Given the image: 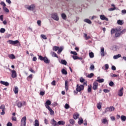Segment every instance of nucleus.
Segmentation results:
<instances>
[{
	"label": "nucleus",
	"mask_w": 126,
	"mask_h": 126,
	"mask_svg": "<svg viewBox=\"0 0 126 126\" xmlns=\"http://www.w3.org/2000/svg\"><path fill=\"white\" fill-rule=\"evenodd\" d=\"M126 32V30L124 29L122 31L121 28H117V29H112L111 30V34L113 35L115 33V37H119Z\"/></svg>",
	"instance_id": "1"
},
{
	"label": "nucleus",
	"mask_w": 126,
	"mask_h": 126,
	"mask_svg": "<svg viewBox=\"0 0 126 126\" xmlns=\"http://www.w3.org/2000/svg\"><path fill=\"white\" fill-rule=\"evenodd\" d=\"M36 6L34 4H32V5H25V8L29 10V11H34L35 9Z\"/></svg>",
	"instance_id": "2"
},
{
	"label": "nucleus",
	"mask_w": 126,
	"mask_h": 126,
	"mask_svg": "<svg viewBox=\"0 0 126 126\" xmlns=\"http://www.w3.org/2000/svg\"><path fill=\"white\" fill-rule=\"evenodd\" d=\"M38 59H39L41 61H44V62L45 63H50V61L49 60V59L47 57H43L41 56H38Z\"/></svg>",
	"instance_id": "3"
},
{
	"label": "nucleus",
	"mask_w": 126,
	"mask_h": 126,
	"mask_svg": "<svg viewBox=\"0 0 126 126\" xmlns=\"http://www.w3.org/2000/svg\"><path fill=\"white\" fill-rule=\"evenodd\" d=\"M0 4L2 6V8L5 12H6V13L9 12V9H7V8H6V5L5 3H4V2H3V1H1V2H0Z\"/></svg>",
	"instance_id": "4"
},
{
	"label": "nucleus",
	"mask_w": 126,
	"mask_h": 126,
	"mask_svg": "<svg viewBox=\"0 0 126 126\" xmlns=\"http://www.w3.org/2000/svg\"><path fill=\"white\" fill-rule=\"evenodd\" d=\"M51 18L57 21H59V17L57 14V13H53L52 14H51Z\"/></svg>",
	"instance_id": "5"
},
{
	"label": "nucleus",
	"mask_w": 126,
	"mask_h": 126,
	"mask_svg": "<svg viewBox=\"0 0 126 126\" xmlns=\"http://www.w3.org/2000/svg\"><path fill=\"white\" fill-rule=\"evenodd\" d=\"M85 86L83 85H81L79 86V85L77 84L76 86V91L78 92H80L82 91H83L84 90Z\"/></svg>",
	"instance_id": "6"
},
{
	"label": "nucleus",
	"mask_w": 126,
	"mask_h": 126,
	"mask_svg": "<svg viewBox=\"0 0 126 126\" xmlns=\"http://www.w3.org/2000/svg\"><path fill=\"white\" fill-rule=\"evenodd\" d=\"M21 126H26L27 124V118L26 117H24L22 118L21 120Z\"/></svg>",
	"instance_id": "7"
},
{
	"label": "nucleus",
	"mask_w": 126,
	"mask_h": 126,
	"mask_svg": "<svg viewBox=\"0 0 126 126\" xmlns=\"http://www.w3.org/2000/svg\"><path fill=\"white\" fill-rule=\"evenodd\" d=\"M0 109L1 110L2 112L0 113L1 115H4L5 114V106L4 105L2 104L0 106Z\"/></svg>",
	"instance_id": "8"
},
{
	"label": "nucleus",
	"mask_w": 126,
	"mask_h": 126,
	"mask_svg": "<svg viewBox=\"0 0 126 126\" xmlns=\"http://www.w3.org/2000/svg\"><path fill=\"white\" fill-rule=\"evenodd\" d=\"M115 111V107H113V106H111L110 107H107L105 109V113L108 112H112Z\"/></svg>",
	"instance_id": "9"
},
{
	"label": "nucleus",
	"mask_w": 126,
	"mask_h": 126,
	"mask_svg": "<svg viewBox=\"0 0 126 126\" xmlns=\"http://www.w3.org/2000/svg\"><path fill=\"white\" fill-rule=\"evenodd\" d=\"M52 102L49 100H48L47 101H46V102L44 103L45 104V106L47 109H48L49 108H50V105H51Z\"/></svg>",
	"instance_id": "10"
},
{
	"label": "nucleus",
	"mask_w": 126,
	"mask_h": 126,
	"mask_svg": "<svg viewBox=\"0 0 126 126\" xmlns=\"http://www.w3.org/2000/svg\"><path fill=\"white\" fill-rule=\"evenodd\" d=\"M7 42H8L9 44L13 45H15L19 43V41L18 40H15V41L9 40L7 41Z\"/></svg>",
	"instance_id": "11"
},
{
	"label": "nucleus",
	"mask_w": 126,
	"mask_h": 126,
	"mask_svg": "<svg viewBox=\"0 0 126 126\" xmlns=\"http://www.w3.org/2000/svg\"><path fill=\"white\" fill-rule=\"evenodd\" d=\"M98 83L97 82H94L93 89L94 90H96L98 89Z\"/></svg>",
	"instance_id": "12"
},
{
	"label": "nucleus",
	"mask_w": 126,
	"mask_h": 126,
	"mask_svg": "<svg viewBox=\"0 0 126 126\" xmlns=\"http://www.w3.org/2000/svg\"><path fill=\"white\" fill-rule=\"evenodd\" d=\"M80 82L82 83H83V85L85 86H87V81H86V80L84 79L83 77L80 78Z\"/></svg>",
	"instance_id": "13"
},
{
	"label": "nucleus",
	"mask_w": 126,
	"mask_h": 126,
	"mask_svg": "<svg viewBox=\"0 0 126 126\" xmlns=\"http://www.w3.org/2000/svg\"><path fill=\"white\" fill-rule=\"evenodd\" d=\"M25 103L26 102H19L18 103H17V106L19 107V108H21L22 107V106H24L25 105Z\"/></svg>",
	"instance_id": "14"
},
{
	"label": "nucleus",
	"mask_w": 126,
	"mask_h": 126,
	"mask_svg": "<svg viewBox=\"0 0 126 126\" xmlns=\"http://www.w3.org/2000/svg\"><path fill=\"white\" fill-rule=\"evenodd\" d=\"M124 88H122L118 92V95L119 96H122L124 95Z\"/></svg>",
	"instance_id": "15"
},
{
	"label": "nucleus",
	"mask_w": 126,
	"mask_h": 126,
	"mask_svg": "<svg viewBox=\"0 0 126 126\" xmlns=\"http://www.w3.org/2000/svg\"><path fill=\"white\" fill-rule=\"evenodd\" d=\"M100 18L101 20H105L106 21H108L109 20V19H108V18H106L104 15H100Z\"/></svg>",
	"instance_id": "16"
},
{
	"label": "nucleus",
	"mask_w": 126,
	"mask_h": 126,
	"mask_svg": "<svg viewBox=\"0 0 126 126\" xmlns=\"http://www.w3.org/2000/svg\"><path fill=\"white\" fill-rule=\"evenodd\" d=\"M12 74H11V77L13 78H15L17 77V72L15 70H12L11 71Z\"/></svg>",
	"instance_id": "17"
},
{
	"label": "nucleus",
	"mask_w": 126,
	"mask_h": 126,
	"mask_svg": "<svg viewBox=\"0 0 126 126\" xmlns=\"http://www.w3.org/2000/svg\"><path fill=\"white\" fill-rule=\"evenodd\" d=\"M101 122L104 124H108V123H109V121L108 120V119H107V118H105V119H103L101 120Z\"/></svg>",
	"instance_id": "18"
},
{
	"label": "nucleus",
	"mask_w": 126,
	"mask_h": 126,
	"mask_svg": "<svg viewBox=\"0 0 126 126\" xmlns=\"http://www.w3.org/2000/svg\"><path fill=\"white\" fill-rule=\"evenodd\" d=\"M0 83L3 85H4L5 86H9V83H8L7 82H4L2 81H0Z\"/></svg>",
	"instance_id": "19"
},
{
	"label": "nucleus",
	"mask_w": 126,
	"mask_h": 126,
	"mask_svg": "<svg viewBox=\"0 0 126 126\" xmlns=\"http://www.w3.org/2000/svg\"><path fill=\"white\" fill-rule=\"evenodd\" d=\"M100 54L102 57L105 56V49L104 48H101L100 50Z\"/></svg>",
	"instance_id": "20"
},
{
	"label": "nucleus",
	"mask_w": 126,
	"mask_h": 126,
	"mask_svg": "<svg viewBox=\"0 0 126 126\" xmlns=\"http://www.w3.org/2000/svg\"><path fill=\"white\" fill-rule=\"evenodd\" d=\"M65 89L66 91L68 90V82L67 80L65 81Z\"/></svg>",
	"instance_id": "21"
},
{
	"label": "nucleus",
	"mask_w": 126,
	"mask_h": 126,
	"mask_svg": "<svg viewBox=\"0 0 126 126\" xmlns=\"http://www.w3.org/2000/svg\"><path fill=\"white\" fill-rule=\"evenodd\" d=\"M13 91H14L15 94H18L19 88L17 87H14V89H13Z\"/></svg>",
	"instance_id": "22"
},
{
	"label": "nucleus",
	"mask_w": 126,
	"mask_h": 126,
	"mask_svg": "<svg viewBox=\"0 0 126 126\" xmlns=\"http://www.w3.org/2000/svg\"><path fill=\"white\" fill-rule=\"evenodd\" d=\"M51 124H52V125L53 126H56L58 125L57 124V122L54 119L52 120Z\"/></svg>",
	"instance_id": "23"
},
{
	"label": "nucleus",
	"mask_w": 126,
	"mask_h": 126,
	"mask_svg": "<svg viewBox=\"0 0 126 126\" xmlns=\"http://www.w3.org/2000/svg\"><path fill=\"white\" fill-rule=\"evenodd\" d=\"M47 109L50 112V115H53L55 114L54 111L52 110V109L51 107L47 108Z\"/></svg>",
	"instance_id": "24"
},
{
	"label": "nucleus",
	"mask_w": 126,
	"mask_h": 126,
	"mask_svg": "<svg viewBox=\"0 0 126 126\" xmlns=\"http://www.w3.org/2000/svg\"><path fill=\"white\" fill-rule=\"evenodd\" d=\"M84 123V120L82 118H79V121L78 122V124L80 125L83 124Z\"/></svg>",
	"instance_id": "25"
},
{
	"label": "nucleus",
	"mask_w": 126,
	"mask_h": 126,
	"mask_svg": "<svg viewBox=\"0 0 126 126\" xmlns=\"http://www.w3.org/2000/svg\"><path fill=\"white\" fill-rule=\"evenodd\" d=\"M84 21L87 23H88L89 24H92V22L91 21V20H89V19H85L84 20Z\"/></svg>",
	"instance_id": "26"
},
{
	"label": "nucleus",
	"mask_w": 126,
	"mask_h": 126,
	"mask_svg": "<svg viewBox=\"0 0 126 126\" xmlns=\"http://www.w3.org/2000/svg\"><path fill=\"white\" fill-rule=\"evenodd\" d=\"M51 55H52V57H55L57 58H59V57L58 56L57 54L55 52H51Z\"/></svg>",
	"instance_id": "27"
},
{
	"label": "nucleus",
	"mask_w": 126,
	"mask_h": 126,
	"mask_svg": "<svg viewBox=\"0 0 126 126\" xmlns=\"http://www.w3.org/2000/svg\"><path fill=\"white\" fill-rule=\"evenodd\" d=\"M84 37L85 38V39L86 40L91 38V36H90V35L88 36L87 33H84Z\"/></svg>",
	"instance_id": "28"
},
{
	"label": "nucleus",
	"mask_w": 126,
	"mask_h": 126,
	"mask_svg": "<svg viewBox=\"0 0 126 126\" xmlns=\"http://www.w3.org/2000/svg\"><path fill=\"white\" fill-rule=\"evenodd\" d=\"M60 63L61 64L65 65H67V62L65 60H62Z\"/></svg>",
	"instance_id": "29"
},
{
	"label": "nucleus",
	"mask_w": 126,
	"mask_h": 126,
	"mask_svg": "<svg viewBox=\"0 0 126 126\" xmlns=\"http://www.w3.org/2000/svg\"><path fill=\"white\" fill-rule=\"evenodd\" d=\"M40 123L38 120H35L34 121V126H39Z\"/></svg>",
	"instance_id": "30"
},
{
	"label": "nucleus",
	"mask_w": 126,
	"mask_h": 126,
	"mask_svg": "<svg viewBox=\"0 0 126 126\" xmlns=\"http://www.w3.org/2000/svg\"><path fill=\"white\" fill-rule=\"evenodd\" d=\"M8 57L9 58H10L12 60H14L15 59V56L13 54L9 55H8Z\"/></svg>",
	"instance_id": "31"
},
{
	"label": "nucleus",
	"mask_w": 126,
	"mask_h": 126,
	"mask_svg": "<svg viewBox=\"0 0 126 126\" xmlns=\"http://www.w3.org/2000/svg\"><path fill=\"white\" fill-rule=\"evenodd\" d=\"M58 124L59 125H64L65 124V122L63 121H60L58 122Z\"/></svg>",
	"instance_id": "32"
},
{
	"label": "nucleus",
	"mask_w": 126,
	"mask_h": 126,
	"mask_svg": "<svg viewBox=\"0 0 126 126\" xmlns=\"http://www.w3.org/2000/svg\"><path fill=\"white\" fill-rule=\"evenodd\" d=\"M69 122L70 124L74 125L75 123V121L74 119H70L69 120Z\"/></svg>",
	"instance_id": "33"
},
{
	"label": "nucleus",
	"mask_w": 126,
	"mask_h": 126,
	"mask_svg": "<svg viewBox=\"0 0 126 126\" xmlns=\"http://www.w3.org/2000/svg\"><path fill=\"white\" fill-rule=\"evenodd\" d=\"M63 48L62 47H59V50H58V54H61V53L63 52Z\"/></svg>",
	"instance_id": "34"
},
{
	"label": "nucleus",
	"mask_w": 126,
	"mask_h": 126,
	"mask_svg": "<svg viewBox=\"0 0 126 126\" xmlns=\"http://www.w3.org/2000/svg\"><path fill=\"white\" fill-rule=\"evenodd\" d=\"M59 50V47L58 46H54L53 47V50L55 52H57Z\"/></svg>",
	"instance_id": "35"
},
{
	"label": "nucleus",
	"mask_w": 126,
	"mask_h": 126,
	"mask_svg": "<svg viewBox=\"0 0 126 126\" xmlns=\"http://www.w3.org/2000/svg\"><path fill=\"white\" fill-rule=\"evenodd\" d=\"M80 115L79 114H77L73 115V118L74 120H77L79 118Z\"/></svg>",
	"instance_id": "36"
},
{
	"label": "nucleus",
	"mask_w": 126,
	"mask_h": 126,
	"mask_svg": "<svg viewBox=\"0 0 126 126\" xmlns=\"http://www.w3.org/2000/svg\"><path fill=\"white\" fill-rule=\"evenodd\" d=\"M62 74H64V75H67V74H68L67 71L66 70H65L64 69H63L62 70Z\"/></svg>",
	"instance_id": "37"
},
{
	"label": "nucleus",
	"mask_w": 126,
	"mask_h": 126,
	"mask_svg": "<svg viewBox=\"0 0 126 126\" xmlns=\"http://www.w3.org/2000/svg\"><path fill=\"white\" fill-rule=\"evenodd\" d=\"M33 78V75L32 74H30L27 78V79L28 81L31 80V79H32Z\"/></svg>",
	"instance_id": "38"
},
{
	"label": "nucleus",
	"mask_w": 126,
	"mask_h": 126,
	"mask_svg": "<svg viewBox=\"0 0 126 126\" xmlns=\"http://www.w3.org/2000/svg\"><path fill=\"white\" fill-rule=\"evenodd\" d=\"M89 56L90 58H94V53L93 52L90 53Z\"/></svg>",
	"instance_id": "39"
},
{
	"label": "nucleus",
	"mask_w": 126,
	"mask_h": 126,
	"mask_svg": "<svg viewBox=\"0 0 126 126\" xmlns=\"http://www.w3.org/2000/svg\"><path fill=\"white\" fill-rule=\"evenodd\" d=\"M62 17L63 19L66 20V18H67V16L65 14L63 13V14H62Z\"/></svg>",
	"instance_id": "40"
},
{
	"label": "nucleus",
	"mask_w": 126,
	"mask_h": 126,
	"mask_svg": "<svg viewBox=\"0 0 126 126\" xmlns=\"http://www.w3.org/2000/svg\"><path fill=\"white\" fill-rule=\"evenodd\" d=\"M92 86H88V92L90 93L92 92Z\"/></svg>",
	"instance_id": "41"
},
{
	"label": "nucleus",
	"mask_w": 126,
	"mask_h": 126,
	"mask_svg": "<svg viewBox=\"0 0 126 126\" xmlns=\"http://www.w3.org/2000/svg\"><path fill=\"white\" fill-rule=\"evenodd\" d=\"M41 37H42L43 39L46 40L48 39V37H47L46 35H45V34H41L40 35Z\"/></svg>",
	"instance_id": "42"
},
{
	"label": "nucleus",
	"mask_w": 126,
	"mask_h": 126,
	"mask_svg": "<svg viewBox=\"0 0 126 126\" xmlns=\"http://www.w3.org/2000/svg\"><path fill=\"white\" fill-rule=\"evenodd\" d=\"M121 119L122 121H126V117L125 116H121Z\"/></svg>",
	"instance_id": "43"
},
{
	"label": "nucleus",
	"mask_w": 126,
	"mask_h": 126,
	"mask_svg": "<svg viewBox=\"0 0 126 126\" xmlns=\"http://www.w3.org/2000/svg\"><path fill=\"white\" fill-rule=\"evenodd\" d=\"M121 57V55L120 54H118V55H116V56H114L113 57V59H118L119 58H120Z\"/></svg>",
	"instance_id": "44"
},
{
	"label": "nucleus",
	"mask_w": 126,
	"mask_h": 126,
	"mask_svg": "<svg viewBox=\"0 0 126 126\" xmlns=\"http://www.w3.org/2000/svg\"><path fill=\"white\" fill-rule=\"evenodd\" d=\"M96 82H98V83H103L104 82V79H98L96 80Z\"/></svg>",
	"instance_id": "45"
},
{
	"label": "nucleus",
	"mask_w": 126,
	"mask_h": 126,
	"mask_svg": "<svg viewBox=\"0 0 126 126\" xmlns=\"http://www.w3.org/2000/svg\"><path fill=\"white\" fill-rule=\"evenodd\" d=\"M6 31L5 29H3V28H1L0 30V32L1 33H4Z\"/></svg>",
	"instance_id": "46"
},
{
	"label": "nucleus",
	"mask_w": 126,
	"mask_h": 126,
	"mask_svg": "<svg viewBox=\"0 0 126 126\" xmlns=\"http://www.w3.org/2000/svg\"><path fill=\"white\" fill-rule=\"evenodd\" d=\"M117 24L120 25H123V21H121V20H118V21H117Z\"/></svg>",
	"instance_id": "47"
},
{
	"label": "nucleus",
	"mask_w": 126,
	"mask_h": 126,
	"mask_svg": "<svg viewBox=\"0 0 126 126\" xmlns=\"http://www.w3.org/2000/svg\"><path fill=\"white\" fill-rule=\"evenodd\" d=\"M64 108H65V109H69V108H70V106H69V105L68 104L66 103V104H65Z\"/></svg>",
	"instance_id": "48"
},
{
	"label": "nucleus",
	"mask_w": 126,
	"mask_h": 126,
	"mask_svg": "<svg viewBox=\"0 0 126 126\" xmlns=\"http://www.w3.org/2000/svg\"><path fill=\"white\" fill-rule=\"evenodd\" d=\"M29 70L32 73H35V71L32 69L31 67H29Z\"/></svg>",
	"instance_id": "49"
},
{
	"label": "nucleus",
	"mask_w": 126,
	"mask_h": 126,
	"mask_svg": "<svg viewBox=\"0 0 126 126\" xmlns=\"http://www.w3.org/2000/svg\"><path fill=\"white\" fill-rule=\"evenodd\" d=\"M70 54H72V55H74V56H77L78 55V54L76 52L71 51Z\"/></svg>",
	"instance_id": "50"
},
{
	"label": "nucleus",
	"mask_w": 126,
	"mask_h": 126,
	"mask_svg": "<svg viewBox=\"0 0 126 126\" xmlns=\"http://www.w3.org/2000/svg\"><path fill=\"white\" fill-rule=\"evenodd\" d=\"M94 76V73H91L90 74L88 75V77L89 78H92L93 76Z\"/></svg>",
	"instance_id": "51"
},
{
	"label": "nucleus",
	"mask_w": 126,
	"mask_h": 126,
	"mask_svg": "<svg viewBox=\"0 0 126 126\" xmlns=\"http://www.w3.org/2000/svg\"><path fill=\"white\" fill-rule=\"evenodd\" d=\"M115 10H116V7H114V8H109V9H108L109 11H114Z\"/></svg>",
	"instance_id": "52"
},
{
	"label": "nucleus",
	"mask_w": 126,
	"mask_h": 126,
	"mask_svg": "<svg viewBox=\"0 0 126 126\" xmlns=\"http://www.w3.org/2000/svg\"><path fill=\"white\" fill-rule=\"evenodd\" d=\"M51 85L54 86H56V81L55 80L53 81L51 83Z\"/></svg>",
	"instance_id": "53"
},
{
	"label": "nucleus",
	"mask_w": 126,
	"mask_h": 126,
	"mask_svg": "<svg viewBox=\"0 0 126 126\" xmlns=\"http://www.w3.org/2000/svg\"><path fill=\"white\" fill-rule=\"evenodd\" d=\"M72 58H73V59L74 60H77V59H79V58L78 57L76 56H72Z\"/></svg>",
	"instance_id": "54"
},
{
	"label": "nucleus",
	"mask_w": 126,
	"mask_h": 126,
	"mask_svg": "<svg viewBox=\"0 0 126 126\" xmlns=\"http://www.w3.org/2000/svg\"><path fill=\"white\" fill-rule=\"evenodd\" d=\"M95 69V66L94 65H91L90 66L91 70H94Z\"/></svg>",
	"instance_id": "55"
},
{
	"label": "nucleus",
	"mask_w": 126,
	"mask_h": 126,
	"mask_svg": "<svg viewBox=\"0 0 126 126\" xmlns=\"http://www.w3.org/2000/svg\"><path fill=\"white\" fill-rule=\"evenodd\" d=\"M103 92L105 93H110V91L109 90H107V89L103 90Z\"/></svg>",
	"instance_id": "56"
},
{
	"label": "nucleus",
	"mask_w": 126,
	"mask_h": 126,
	"mask_svg": "<svg viewBox=\"0 0 126 126\" xmlns=\"http://www.w3.org/2000/svg\"><path fill=\"white\" fill-rule=\"evenodd\" d=\"M45 94V92H40V95L41 96H43L44 94Z\"/></svg>",
	"instance_id": "57"
},
{
	"label": "nucleus",
	"mask_w": 126,
	"mask_h": 126,
	"mask_svg": "<svg viewBox=\"0 0 126 126\" xmlns=\"http://www.w3.org/2000/svg\"><path fill=\"white\" fill-rule=\"evenodd\" d=\"M97 108L98 109H100L102 108V106H101V105L100 104H97Z\"/></svg>",
	"instance_id": "58"
},
{
	"label": "nucleus",
	"mask_w": 126,
	"mask_h": 126,
	"mask_svg": "<svg viewBox=\"0 0 126 126\" xmlns=\"http://www.w3.org/2000/svg\"><path fill=\"white\" fill-rule=\"evenodd\" d=\"M12 121H17V118L14 117H12Z\"/></svg>",
	"instance_id": "59"
},
{
	"label": "nucleus",
	"mask_w": 126,
	"mask_h": 126,
	"mask_svg": "<svg viewBox=\"0 0 126 126\" xmlns=\"http://www.w3.org/2000/svg\"><path fill=\"white\" fill-rule=\"evenodd\" d=\"M109 85L110 87H113L114 86V82L111 81L109 83Z\"/></svg>",
	"instance_id": "60"
},
{
	"label": "nucleus",
	"mask_w": 126,
	"mask_h": 126,
	"mask_svg": "<svg viewBox=\"0 0 126 126\" xmlns=\"http://www.w3.org/2000/svg\"><path fill=\"white\" fill-rule=\"evenodd\" d=\"M6 126H12V124L10 122H8Z\"/></svg>",
	"instance_id": "61"
},
{
	"label": "nucleus",
	"mask_w": 126,
	"mask_h": 126,
	"mask_svg": "<svg viewBox=\"0 0 126 126\" xmlns=\"http://www.w3.org/2000/svg\"><path fill=\"white\" fill-rule=\"evenodd\" d=\"M105 70H108V69H109V65L105 64Z\"/></svg>",
	"instance_id": "62"
},
{
	"label": "nucleus",
	"mask_w": 126,
	"mask_h": 126,
	"mask_svg": "<svg viewBox=\"0 0 126 126\" xmlns=\"http://www.w3.org/2000/svg\"><path fill=\"white\" fill-rule=\"evenodd\" d=\"M111 69H112V70H114V71L116 70V66L113 65V66H112V67H111Z\"/></svg>",
	"instance_id": "63"
},
{
	"label": "nucleus",
	"mask_w": 126,
	"mask_h": 126,
	"mask_svg": "<svg viewBox=\"0 0 126 126\" xmlns=\"http://www.w3.org/2000/svg\"><path fill=\"white\" fill-rule=\"evenodd\" d=\"M122 13L124 14H126V10H122Z\"/></svg>",
	"instance_id": "64"
}]
</instances>
